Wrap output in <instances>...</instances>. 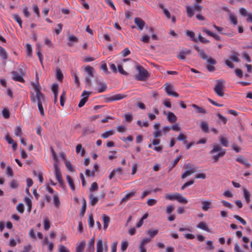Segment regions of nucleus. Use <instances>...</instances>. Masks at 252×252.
Instances as JSON below:
<instances>
[{"mask_svg": "<svg viewBox=\"0 0 252 252\" xmlns=\"http://www.w3.org/2000/svg\"><path fill=\"white\" fill-rule=\"evenodd\" d=\"M24 201L28 206V211L30 212L32 210V202L31 199L29 197H25L24 198Z\"/></svg>", "mask_w": 252, "mask_h": 252, "instance_id": "nucleus-32", "label": "nucleus"}, {"mask_svg": "<svg viewBox=\"0 0 252 252\" xmlns=\"http://www.w3.org/2000/svg\"><path fill=\"white\" fill-rule=\"evenodd\" d=\"M22 132V131L21 127L19 126H16L14 130V133L15 135L17 136H20L21 135Z\"/></svg>", "mask_w": 252, "mask_h": 252, "instance_id": "nucleus-50", "label": "nucleus"}, {"mask_svg": "<svg viewBox=\"0 0 252 252\" xmlns=\"http://www.w3.org/2000/svg\"><path fill=\"white\" fill-rule=\"evenodd\" d=\"M191 106L195 109L196 112L197 113H202V114H206L207 111L205 109L200 107L195 104H192Z\"/></svg>", "mask_w": 252, "mask_h": 252, "instance_id": "nucleus-19", "label": "nucleus"}, {"mask_svg": "<svg viewBox=\"0 0 252 252\" xmlns=\"http://www.w3.org/2000/svg\"><path fill=\"white\" fill-rule=\"evenodd\" d=\"M65 98H66V92L65 91H63L62 93V94L60 96V104L62 106H63L64 105Z\"/></svg>", "mask_w": 252, "mask_h": 252, "instance_id": "nucleus-38", "label": "nucleus"}, {"mask_svg": "<svg viewBox=\"0 0 252 252\" xmlns=\"http://www.w3.org/2000/svg\"><path fill=\"white\" fill-rule=\"evenodd\" d=\"M217 116L219 120L222 121L223 124H226L227 121V119L223 116L220 113H218L217 114Z\"/></svg>", "mask_w": 252, "mask_h": 252, "instance_id": "nucleus-60", "label": "nucleus"}, {"mask_svg": "<svg viewBox=\"0 0 252 252\" xmlns=\"http://www.w3.org/2000/svg\"><path fill=\"white\" fill-rule=\"evenodd\" d=\"M12 17L13 19L18 23L20 28H22V21L19 15L17 14H12Z\"/></svg>", "mask_w": 252, "mask_h": 252, "instance_id": "nucleus-33", "label": "nucleus"}, {"mask_svg": "<svg viewBox=\"0 0 252 252\" xmlns=\"http://www.w3.org/2000/svg\"><path fill=\"white\" fill-rule=\"evenodd\" d=\"M138 73L135 76V79L138 81H145L149 77L148 72L141 65L136 66Z\"/></svg>", "mask_w": 252, "mask_h": 252, "instance_id": "nucleus-3", "label": "nucleus"}, {"mask_svg": "<svg viewBox=\"0 0 252 252\" xmlns=\"http://www.w3.org/2000/svg\"><path fill=\"white\" fill-rule=\"evenodd\" d=\"M158 233V230H149L146 232V233L149 235L151 237V239L154 238Z\"/></svg>", "mask_w": 252, "mask_h": 252, "instance_id": "nucleus-39", "label": "nucleus"}, {"mask_svg": "<svg viewBox=\"0 0 252 252\" xmlns=\"http://www.w3.org/2000/svg\"><path fill=\"white\" fill-rule=\"evenodd\" d=\"M185 33L187 36L190 37L191 39V40L197 42V40L195 38V33L193 32L187 30L185 31Z\"/></svg>", "mask_w": 252, "mask_h": 252, "instance_id": "nucleus-25", "label": "nucleus"}, {"mask_svg": "<svg viewBox=\"0 0 252 252\" xmlns=\"http://www.w3.org/2000/svg\"><path fill=\"white\" fill-rule=\"evenodd\" d=\"M229 19L230 22L234 24V25H237V18L236 15L233 13H230L229 14Z\"/></svg>", "mask_w": 252, "mask_h": 252, "instance_id": "nucleus-34", "label": "nucleus"}, {"mask_svg": "<svg viewBox=\"0 0 252 252\" xmlns=\"http://www.w3.org/2000/svg\"><path fill=\"white\" fill-rule=\"evenodd\" d=\"M51 90L53 94L58 93L59 85L57 83H54L52 86Z\"/></svg>", "mask_w": 252, "mask_h": 252, "instance_id": "nucleus-53", "label": "nucleus"}, {"mask_svg": "<svg viewBox=\"0 0 252 252\" xmlns=\"http://www.w3.org/2000/svg\"><path fill=\"white\" fill-rule=\"evenodd\" d=\"M115 133V132L113 130H110L107 131H106L104 133H103L101 134V137L104 139L107 138L108 137H109L111 135H114Z\"/></svg>", "mask_w": 252, "mask_h": 252, "instance_id": "nucleus-35", "label": "nucleus"}, {"mask_svg": "<svg viewBox=\"0 0 252 252\" xmlns=\"http://www.w3.org/2000/svg\"><path fill=\"white\" fill-rule=\"evenodd\" d=\"M56 77L57 79L60 81H62L63 79V75L60 69H58L57 70Z\"/></svg>", "mask_w": 252, "mask_h": 252, "instance_id": "nucleus-52", "label": "nucleus"}, {"mask_svg": "<svg viewBox=\"0 0 252 252\" xmlns=\"http://www.w3.org/2000/svg\"><path fill=\"white\" fill-rule=\"evenodd\" d=\"M10 187L13 189H16L19 184L15 180H12L9 183Z\"/></svg>", "mask_w": 252, "mask_h": 252, "instance_id": "nucleus-54", "label": "nucleus"}, {"mask_svg": "<svg viewBox=\"0 0 252 252\" xmlns=\"http://www.w3.org/2000/svg\"><path fill=\"white\" fill-rule=\"evenodd\" d=\"M97 85L99 87L97 89V92L99 93H101L105 92L107 89V85L104 82L101 81L99 79L96 80Z\"/></svg>", "mask_w": 252, "mask_h": 252, "instance_id": "nucleus-10", "label": "nucleus"}, {"mask_svg": "<svg viewBox=\"0 0 252 252\" xmlns=\"http://www.w3.org/2000/svg\"><path fill=\"white\" fill-rule=\"evenodd\" d=\"M136 123L138 126L141 127H148L149 125L147 121L142 122L140 120H138Z\"/></svg>", "mask_w": 252, "mask_h": 252, "instance_id": "nucleus-58", "label": "nucleus"}, {"mask_svg": "<svg viewBox=\"0 0 252 252\" xmlns=\"http://www.w3.org/2000/svg\"><path fill=\"white\" fill-rule=\"evenodd\" d=\"M89 198L90 199V204L92 206L95 205L98 201V197H95L93 194H91L89 195Z\"/></svg>", "mask_w": 252, "mask_h": 252, "instance_id": "nucleus-22", "label": "nucleus"}, {"mask_svg": "<svg viewBox=\"0 0 252 252\" xmlns=\"http://www.w3.org/2000/svg\"><path fill=\"white\" fill-rule=\"evenodd\" d=\"M32 84L35 94L31 93L30 96L31 101L33 103L37 102L40 114L42 117H44L45 113L42 103L45 100V95L40 92V86L38 82L37 83H32Z\"/></svg>", "mask_w": 252, "mask_h": 252, "instance_id": "nucleus-1", "label": "nucleus"}, {"mask_svg": "<svg viewBox=\"0 0 252 252\" xmlns=\"http://www.w3.org/2000/svg\"><path fill=\"white\" fill-rule=\"evenodd\" d=\"M94 239L93 238L91 239L88 244V251H92V252L94 251Z\"/></svg>", "mask_w": 252, "mask_h": 252, "instance_id": "nucleus-30", "label": "nucleus"}, {"mask_svg": "<svg viewBox=\"0 0 252 252\" xmlns=\"http://www.w3.org/2000/svg\"><path fill=\"white\" fill-rule=\"evenodd\" d=\"M122 56L125 57L130 54V51L128 48H125L121 53Z\"/></svg>", "mask_w": 252, "mask_h": 252, "instance_id": "nucleus-56", "label": "nucleus"}, {"mask_svg": "<svg viewBox=\"0 0 252 252\" xmlns=\"http://www.w3.org/2000/svg\"><path fill=\"white\" fill-rule=\"evenodd\" d=\"M135 192H131L127 194L121 200V202H126L128 199L135 195Z\"/></svg>", "mask_w": 252, "mask_h": 252, "instance_id": "nucleus-42", "label": "nucleus"}, {"mask_svg": "<svg viewBox=\"0 0 252 252\" xmlns=\"http://www.w3.org/2000/svg\"><path fill=\"white\" fill-rule=\"evenodd\" d=\"M194 182V180L193 179H191L187 182L185 183L182 187L181 189L184 190L186 188L192 185Z\"/></svg>", "mask_w": 252, "mask_h": 252, "instance_id": "nucleus-47", "label": "nucleus"}, {"mask_svg": "<svg viewBox=\"0 0 252 252\" xmlns=\"http://www.w3.org/2000/svg\"><path fill=\"white\" fill-rule=\"evenodd\" d=\"M203 9V6L201 5H199L198 4H195L193 7H191L190 6L188 5L186 6V11L187 13V16L191 18L193 15V10L200 12Z\"/></svg>", "mask_w": 252, "mask_h": 252, "instance_id": "nucleus-5", "label": "nucleus"}, {"mask_svg": "<svg viewBox=\"0 0 252 252\" xmlns=\"http://www.w3.org/2000/svg\"><path fill=\"white\" fill-rule=\"evenodd\" d=\"M50 227V224L49 220L47 219H45L44 220V228L45 230H48Z\"/></svg>", "mask_w": 252, "mask_h": 252, "instance_id": "nucleus-55", "label": "nucleus"}, {"mask_svg": "<svg viewBox=\"0 0 252 252\" xmlns=\"http://www.w3.org/2000/svg\"><path fill=\"white\" fill-rule=\"evenodd\" d=\"M133 119V117L130 114H126L125 115V120L128 123H130Z\"/></svg>", "mask_w": 252, "mask_h": 252, "instance_id": "nucleus-61", "label": "nucleus"}, {"mask_svg": "<svg viewBox=\"0 0 252 252\" xmlns=\"http://www.w3.org/2000/svg\"><path fill=\"white\" fill-rule=\"evenodd\" d=\"M54 170L57 180L60 184H63L62 174L57 163L54 164Z\"/></svg>", "mask_w": 252, "mask_h": 252, "instance_id": "nucleus-8", "label": "nucleus"}, {"mask_svg": "<svg viewBox=\"0 0 252 252\" xmlns=\"http://www.w3.org/2000/svg\"><path fill=\"white\" fill-rule=\"evenodd\" d=\"M177 193L169 194L167 193L165 195V198L167 200H176Z\"/></svg>", "mask_w": 252, "mask_h": 252, "instance_id": "nucleus-43", "label": "nucleus"}, {"mask_svg": "<svg viewBox=\"0 0 252 252\" xmlns=\"http://www.w3.org/2000/svg\"><path fill=\"white\" fill-rule=\"evenodd\" d=\"M194 48L203 60H206L207 59L208 56L206 54L205 51L203 49H200L197 45H194Z\"/></svg>", "mask_w": 252, "mask_h": 252, "instance_id": "nucleus-15", "label": "nucleus"}, {"mask_svg": "<svg viewBox=\"0 0 252 252\" xmlns=\"http://www.w3.org/2000/svg\"><path fill=\"white\" fill-rule=\"evenodd\" d=\"M53 202L55 206L58 208L60 206V201L58 196L57 193H55L53 195Z\"/></svg>", "mask_w": 252, "mask_h": 252, "instance_id": "nucleus-26", "label": "nucleus"}, {"mask_svg": "<svg viewBox=\"0 0 252 252\" xmlns=\"http://www.w3.org/2000/svg\"><path fill=\"white\" fill-rule=\"evenodd\" d=\"M197 227L200 229L205 230L207 232H210V230L209 228H208V226H207V225L206 224V223L205 222L201 221V222H199L197 224Z\"/></svg>", "mask_w": 252, "mask_h": 252, "instance_id": "nucleus-20", "label": "nucleus"}, {"mask_svg": "<svg viewBox=\"0 0 252 252\" xmlns=\"http://www.w3.org/2000/svg\"><path fill=\"white\" fill-rule=\"evenodd\" d=\"M90 94V93H88L86 91H84L81 94V96L83 97V98L80 100L79 104H78V107L81 108L83 107L87 101L88 100V98L89 96V94Z\"/></svg>", "mask_w": 252, "mask_h": 252, "instance_id": "nucleus-9", "label": "nucleus"}, {"mask_svg": "<svg viewBox=\"0 0 252 252\" xmlns=\"http://www.w3.org/2000/svg\"><path fill=\"white\" fill-rule=\"evenodd\" d=\"M176 200L181 203L185 204L188 202V200L186 197L183 196L181 194L178 193L177 194Z\"/></svg>", "mask_w": 252, "mask_h": 252, "instance_id": "nucleus-28", "label": "nucleus"}, {"mask_svg": "<svg viewBox=\"0 0 252 252\" xmlns=\"http://www.w3.org/2000/svg\"><path fill=\"white\" fill-rule=\"evenodd\" d=\"M12 78L13 80L20 82H24V79L21 75L19 74L17 71H13L12 72Z\"/></svg>", "mask_w": 252, "mask_h": 252, "instance_id": "nucleus-14", "label": "nucleus"}, {"mask_svg": "<svg viewBox=\"0 0 252 252\" xmlns=\"http://www.w3.org/2000/svg\"><path fill=\"white\" fill-rule=\"evenodd\" d=\"M201 204H202V210L203 211H207L210 208H212V202L209 200L202 201Z\"/></svg>", "mask_w": 252, "mask_h": 252, "instance_id": "nucleus-13", "label": "nucleus"}, {"mask_svg": "<svg viewBox=\"0 0 252 252\" xmlns=\"http://www.w3.org/2000/svg\"><path fill=\"white\" fill-rule=\"evenodd\" d=\"M66 180L67 182L70 187L72 190L74 191L75 189V185L74 184L73 181L71 177L69 175H66Z\"/></svg>", "mask_w": 252, "mask_h": 252, "instance_id": "nucleus-23", "label": "nucleus"}, {"mask_svg": "<svg viewBox=\"0 0 252 252\" xmlns=\"http://www.w3.org/2000/svg\"><path fill=\"white\" fill-rule=\"evenodd\" d=\"M103 241L102 239H98L96 243V252H103Z\"/></svg>", "mask_w": 252, "mask_h": 252, "instance_id": "nucleus-24", "label": "nucleus"}, {"mask_svg": "<svg viewBox=\"0 0 252 252\" xmlns=\"http://www.w3.org/2000/svg\"><path fill=\"white\" fill-rule=\"evenodd\" d=\"M16 209L19 213H23L24 211V205L22 203H19L17 205Z\"/></svg>", "mask_w": 252, "mask_h": 252, "instance_id": "nucleus-62", "label": "nucleus"}, {"mask_svg": "<svg viewBox=\"0 0 252 252\" xmlns=\"http://www.w3.org/2000/svg\"><path fill=\"white\" fill-rule=\"evenodd\" d=\"M183 168L186 170L193 172V173L197 170L196 167L191 163H186L184 165Z\"/></svg>", "mask_w": 252, "mask_h": 252, "instance_id": "nucleus-18", "label": "nucleus"}, {"mask_svg": "<svg viewBox=\"0 0 252 252\" xmlns=\"http://www.w3.org/2000/svg\"><path fill=\"white\" fill-rule=\"evenodd\" d=\"M94 68L91 66L88 65L85 68V71L91 77L94 76Z\"/></svg>", "mask_w": 252, "mask_h": 252, "instance_id": "nucleus-40", "label": "nucleus"}, {"mask_svg": "<svg viewBox=\"0 0 252 252\" xmlns=\"http://www.w3.org/2000/svg\"><path fill=\"white\" fill-rule=\"evenodd\" d=\"M234 218H235L236 220L239 221L243 225H245L247 224V222L245 220H244L243 218H242L241 217H240L238 215H234L233 216Z\"/></svg>", "mask_w": 252, "mask_h": 252, "instance_id": "nucleus-51", "label": "nucleus"}, {"mask_svg": "<svg viewBox=\"0 0 252 252\" xmlns=\"http://www.w3.org/2000/svg\"><path fill=\"white\" fill-rule=\"evenodd\" d=\"M134 22L135 25L137 26L138 30L142 31L145 26V22L141 18L139 17H136L134 20Z\"/></svg>", "mask_w": 252, "mask_h": 252, "instance_id": "nucleus-11", "label": "nucleus"}, {"mask_svg": "<svg viewBox=\"0 0 252 252\" xmlns=\"http://www.w3.org/2000/svg\"><path fill=\"white\" fill-rule=\"evenodd\" d=\"M158 6L162 10L167 18L170 19L171 18L170 13L167 9L164 8V5L162 3H159Z\"/></svg>", "mask_w": 252, "mask_h": 252, "instance_id": "nucleus-27", "label": "nucleus"}, {"mask_svg": "<svg viewBox=\"0 0 252 252\" xmlns=\"http://www.w3.org/2000/svg\"><path fill=\"white\" fill-rule=\"evenodd\" d=\"M65 164L66 168L69 171L73 172L74 171V168L73 167V166L70 162L66 161L65 162Z\"/></svg>", "mask_w": 252, "mask_h": 252, "instance_id": "nucleus-63", "label": "nucleus"}, {"mask_svg": "<svg viewBox=\"0 0 252 252\" xmlns=\"http://www.w3.org/2000/svg\"><path fill=\"white\" fill-rule=\"evenodd\" d=\"M103 223V229H106L108 226L109 223L110 221V219L109 217L106 215H103L102 216Z\"/></svg>", "mask_w": 252, "mask_h": 252, "instance_id": "nucleus-17", "label": "nucleus"}, {"mask_svg": "<svg viewBox=\"0 0 252 252\" xmlns=\"http://www.w3.org/2000/svg\"><path fill=\"white\" fill-rule=\"evenodd\" d=\"M225 89V81L222 79L218 80L214 87V91L215 94L219 96L222 97Z\"/></svg>", "mask_w": 252, "mask_h": 252, "instance_id": "nucleus-4", "label": "nucleus"}, {"mask_svg": "<svg viewBox=\"0 0 252 252\" xmlns=\"http://www.w3.org/2000/svg\"><path fill=\"white\" fill-rule=\"evenodd\" d=\"M86 242L85 240L77 242L75 248V252H84Z\"/></svg>", "mask_w": 252, "mask_h": 252, "instance_id": "nucleus-12", "label": "nucleus"}, {"mask_svg": "<svg viewBox=\"0 0 252 252\" xmlns=\"http://www.w3.org/2000/svg\"><path fill=\"white\" fill-rule=\"evenodd\" d=\"M2 115L5 119H8L10 117L9 110L7 109H4L2 111Z\"/></svg>", "mask_w": 252, "mask_h": 252, "instance_id": "nucleus-59", "label": "nucleus"}, {"mask_svg": "<svg viewBox=\"0 0 252 252\" xmlns=\"http://www.w3.org/2000/svg\"><path fill=\"white\" fill-rule=\"evenodd\" d=\"M76 152L77 154L80 153V156L84 157L85 154V150L82 148V145L81 144H78L76 146Z\"/></svg>", "mask_w": 252, "mask_h": 252, "instance_id": "nucleus-21", "label": "nucleus"}, {"mask_svg": "<svg viewBox=\"0 0 252 252\" xmlns=\"http://www.w3.org/2000/svg\"><path fill=\"white\" fill-rule=\"evenodd\" d=\"M181 158V156H178L176 158L174 159V160L172 163L171 166L169 167V171H170L173 167H174L176 165V164L178 163Z\"/></svg>", "mask_w": 252, "mask_h": 252, "instance_id": "nucleus-44", "label": "nucleus"}, {"mask_svg": "<svg viewBox=\"0 0 252 252\" xmlns=\"http://www.w3.org/2000/svg\"><path fill=\"white\" fill-rule=\"evenodd\" d=\"M125 94H118L113 95L106 96L105 101L106 102H110L114 101L120 100L126 97Z\"/></svg>", "mask_w": 252, "mask_h": 252, "instance_id": "nucleus-6", "label": "nucleus"}, {"mask_svg": "<svg viewBox=\"0 0 252 252\" xmlns=\"http://www.w3.org/2000/svg\"><path fill=\"white\" fill-rule=\"evenodd\" d=\"M128 243L127 241H123L121 243V250L122 252H125L127 248Z\"/></svg>", "mask_w": 252, "mask_h": 252, "instance_id": "nucleus-46", "label": "nucleus"}, {"mask_svg": "<svg viewBox=\"0 0 252 252\" xmlns=\"http://www.w3.org/2000/svg\"><path fill=\"white\" fill-rule=\"evenodd\" d=\"M167 119L169 122L173 123L177 121V118L173 112H169L167 115Z\"/></svg>", "mask_w": 252, "mask_h": 252, "instance_id": "nucleus-16", "label": "nucleus"}, {"mask_svg": "<svg viewBox=\"0 0 252 252\" xmlns=\"http://www.w3.org/2000/svg\"><path fill=\"white\" fill-rule=\"evenodd\" d=\"M177 140L178 141H182L184 144H187V136L183 134L182 133H180L179 135L177 137Z\"/></svg>", "mask_w": 252, "mask_h": 252, "instance_id": "nucleus-36", "label": "nucleus"}, {"mask_svg": "<svg viewBox=\"0 0 252 252\" xmlns=\"http://www.w3.org/2000/svg\"><path fill=\"white\" fill-rule=\"evenodd\" d=\"M212 149L209 152L211 155V159L214 163L218 162L220 158H223L226 154V150L223 149L221 145L217 143L211 145Z\"/></svg>", "mask_w": 252, "mask_h": 252, "instance_id": "nucleus-2", "label": "nucleus"}, {"mask_svg": "<svg viewBox=\"0 0 252 252\" xmlns=\"http://www.w3.org/2000/svg\"><path fill=\"white\" fill-rule=\"evenodd\" d=\"M201 128L205 132H209V127L207 123L205 122H202L201 124Z\"/></svg>", "mask_w": 252, "mask_h": 252, "instance_id": "nucleus-45", "label": "nucleus"}, {"mask_svg": "<svg viewBox=\"0 0 252 252\" xmlns=\"http://www.w3.org/2000/svg\"><path fill=\"white\" fill-rule=\"evenodd\" d=\"M220 202L223 205V206H224L225 207L231 209H232L233 208V205L225 200H221Z\"/></svg>", "mask_w": 252, "mask_h": 252, "instance_id": "nucleus-49", "label": "nucleus"}, {"mask_svg": "<svg viewBox=\"0 0 252 252\" xmlns=\"http://www.w3.org/2000/svg\"><path fill=\"white\" fill-rule=\"evenodd\" d=\"M59 252H70V251L66 247L62 245L59 247Z\"/></svg>", "mask_w": 252, "mask_h": 252, "instance_id": "nucleus-64", "label": "nucleus"}, {"mask_svg": "<svg viewBox=\"0 0 252 252\" xmlns=\"http://www.w3.org/2000/svg\"><path fill=\"white\" fill-rule=\"evenodd\" d=\"M220 144L224 147H227L228 146V141L226 138L222 136H220L219 137Z\"/></svg>", "mask_w": 252, "mask_h": 252, "instance_id": "nucleus-29", "label": "nucleus"}, {"mask_svg": "<svg viewBox=\"0 0 252 252\" xmlns=\"http://www.w3.org/2000/svg\"><path fill=\"white\" fill-rule=\"evenodd\" d=\"M239 54L237 53H236L234 54H232L229 56V59L233 62H239L240 60L238 58Z\"/></svg>", "mask_w": 252, "mask_h": 252, "instance_id": "nucleus-41", "label": "nucleus"}, {"mask_svg": "<svg viewBox=\"0 0 252 252\" xmlns=\"http://www.w3.org/2000/svg\"><path fill=\"white\" fill-rule=\"evenodd\" d=\"M151 241V238H145L142 239L140 246L142 247H145V245L149 243Z\"/></svg>", "mask_w": 252, "mask_h": 252, "instance_id": "nucleus-57", "label": "nucleus"}, {"mask_svg": "<svg viewBox=\"0 0 252 252\" xmlns=\"http://www.w3.org/2000/svg\"><path fill=\"white\" fill-rule=\"evenodd\" d=\"M0 56L4 60L7 58V53L5 50L1 46H0Z\"/></svg>", "mask_w": 252, "mask_h": 252, "instance_id": "nucleus-37", "label": "nucleus"}, {"mask_svg": "<svg viewBox=\"0 0 252 252\" xmlns=\"http://www.w3.org/2000/svg\"><path fill=\"white\" fill-rule=\"evenodd\" d=\"M164 86L165 92L168 95H172L176 97L179 96L178 94L173 91V87L171 84L166 83L164 85Z\"/></svg>", "mask_w": 252, "mask_h": 252, "instance_id": "nucleus-7", "label": "nucleus"}, {"mask_svg": "<svg viewBox=\"0 0 252 252\" xmlns=\"http://www.w3.org/2000/svg\"><path fill=\"white\" fill-rule=\"evenodd\" d=\"M243 195L246 199L247 203H249L250 202L251 194L250 192L246 189H243Z\"/></svg>", "mask_w": 252, "mask_h": 252, "instance_id": "nucleus-31", "label": "nucleus"}, {"mask_svg": "<svg viewBox=\"0 0 252 252\" xmlns=\"http://www.w3.org/2000/svg\"><path fill=\"white\" fill-rule=\"evenodd\" d=\"M29 236L33 240H36L35 231L33 228H31L29 231Z\"/></svg>", "mask_w": 252, "mask_h": 252, "instance_id": "nucleus-48", "label": "nucleus"}]
</instances>
